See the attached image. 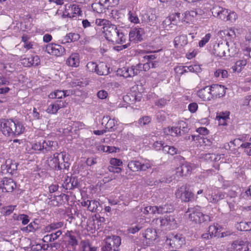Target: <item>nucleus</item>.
<instances>
[{
  "label": "nucleus",
  "instance_id": "3",
  "mask_svg": "<svg viewBox=\"0 0 251 251\" xmlns=\"http://www.w3.org/2000/svg\"><path fill=\"white\" fill-rule=\"evenodd\" d=\"M55 144L56 143L53 141L36 139L29 142L26 151L28 153L31 154L46 153L54 150Z\"/></svg>",
  "mask_w": 251,
  "mask_h": 251
},
{
  "label": "nucleus",
  "instance_id": "22",
  "mask_svg": "<svg viewBox=\"0 0 251 251\" xmlns=\"http://www.w3.org/2000/svg\"><path fill=\"white\" fill-rule=\"evenodd\" d=\"M18 164L15 161L11 159H8L6 160L5 164L2 167L3 169L6 170L8 173L13 174L14 172L17 170Z\"/></svg>",
  "mask_w": 251,
  "mask_h": 251
},
{
  "label": "nucleus",
  "instance_id": "60",
  "mask_svg": "<svg viewBox=\"0 0 251 251\" xmlns=\"http://www.w3.org/2000/svg\"><path fill=\"white\" fill-rule=\"evenodd\" d=\"M237 18V15L234 12H228L226 21H230L231 22H234Z\"/></svg>",
  "mask_w": 251,
  "mask_h": 251
},
{
  "label": "nucleus",
  "instance_id": "28",
  "mask_svg": "<svg viewBox=\"0 0 251 251\" xmlns=\"http://www.w3.org/2000/svg\"><path fill=\"white\" fill-rule=\"evenodd\" d=\"M121 244V238L117 236H114L109 243H107V246L109 250L116 251Z\"/></svg>",
  "mask_w": 251,
  "mask_h": 251
},
{
  "label": "nucleus",
  "instance_id": "44",
  "mask_svg": "<svg viewBox=\"0 0 251 251\" xmlns=\"http://www.w3.org/2000/svg\"><path fill=\"white\" fill-rule=\"evenodd\" d=\"M72 9L73 10V13L72 14L68 13L66 15L67 17L73 18L75 17L74 15L75 14L81 15L82 11L78 5H76V4L72 5Z\"/></svg>",
  "mask_w": 251,
  "mask_h": 251
},
{
  "label": "nucleus",
  "instance_id": "25",
  "mask_svg": "<svg viewBox=\"0 0 251 251\" xmlns=\"http://www.w3.org/2000/svg\"><path fill=\"white\" fill-rule=\"evenodd\" d=\"M62 233V231L58 230L55 232L44 236L43 238V241L44 242L47 243L53 242L57 240L60 236Z\"/></svg>",
  "mask_w": 251,
  "mask_h": 251
},
{
  "label": "nucleus",
  "instance_id": "61",
  "mask_svg": "<svg viewBox=\"0 0 251 251\" xmlns=\"http://www.w3.org/2000/svg\"><path fill=\"white\" fill-rule=\"evenodd\" d=\"M164 143H162V141H155L153 144V148L156 151L160 150L161 149L163 150Z\"/></svg>",
  "mask_w": 251,
  "mask_h": 251
},
{
  "label": "nucleus",
  "instance_id": "15",
  "mask_svg": "<svg viewBox=\"0 0 251 251\" xmlns=\"http://www.w3.org/2000/svg\"><path fill=\"white\" fill-rule=\"evenodd\" d=\"M251 246L247 241L236 240L231 244V248L233 251H251Z\"/></svg>",
  "mask_w": 251,
  "mask_h": 251
},
{
  "label": "nucleus",
  "instance_id": "34",
  "mask_svg": "<svg viewBox=\"0 0 251 251\" xmlns=\"http://www.w3.org/2000/svg\"><path fill=\"white\" fill-rule=\"evenodd\" d=\"M187 38L185 35L176 37L174 39V45L179 47H183L187 44Z\"/></svg>",
  "mask_w": 251,
  "mask_h": 251
},
{
  "label": "nucleus",
  "instance_id": "1",
  "mask_svg": "<svg viewBox=\"0 0 251 251\" xmlns=\"http://www.w3.org/2000/svg\"><path fill=\"white\" fill-rule=\"evenodd\" d=\"M96 24L98 26H102L100 29L104 33L108 41L119 44L125 43L126 38L123 33L110 21L105 19H97Z\"/></svg>",
  "mask_w": 251,
  "mask_h": 251
},
{
  "label": "nucleus",
  "instance_id": "9",
  "mask_svg": "<svg viewBox=\"0 0 251 251\" xmlns=\"http://www.w3.org/2000/svg\"><path fill=\"white\" fill-rule=\"evenodd\" d=\"M68 105V102L66 100H57L49 104L46 111L49 114H56L58 111Z\"/></svg>",
  "mask_w": 251,
  "mask_h": 251
},
{
  "label": "nucleus",
  "instance_id": "35",
  "mask_svg": "<svg viewBox=\"0 0 251 251\" xmlns=\"http://www.w3.org/2000/svg\"><path fill=\"white\" fill-rule=\"evenodd\" d=\"M144 237L149 241L154 240L157 237L156 231L153 228H147L144 234Z\"/></svg>",
  "mask_w": 251,
  "mask_h": 251
},
{
  "label": "nucleus",
  "instance_id": "33",
  "mask_svg": "<svg viewBox=\"0 0 251 251\" xmlns=\"http://www.w3.org/2000/svg\"><path fill=\"white\" fill-rule=\"evenodd\" d=\"M67 90L62 91L57 90L50 93L49 95V98L52 99H62V98H65L67 96Z\"/></svg>",
  "mask_w": 251,
  "mask_h": 251
},
{
  "label": "nucleus",
  "instance_id": "45",
  "mask_svg": "<svg viewBox=\"0 0 251 251\" xmlns=\"http://www.w3.org/2000/svg\"><path fill=\"white\" fill-rule=\"evenodd\" d=\"M151 121V117L148 116H143L140 118L138 121V123L140 126H143L149 124Z\"/></svg>",
  "mask_w": 251,
  "mask_h": 251
},
{
  "label": "nucleus",
  "instance_id": "5",
  "mask_svg": "<svg viewBox=\"0 0 251 251\" xmlns=\"http://www.w3.org/2000/svg\"><path fill=\"white\" fill-rule=\"evenodd\" d=\"M190 221L196 224H201L210 221V217L201 212L199 206L189 208L186 212Z\"/></svg>",
  "mask_w": 251,
  "mask_h": 251
},
{
  "label": "nucleus",
  "instance_id": "26",
  "mask_svg": "<svg viewBox=\"0 0 251 251\" xmlns=\"http://www.w3.org/2000/svg\"><path fill=\"white\" fill-rule=\"evenodd\" d=\"M45 51L49 54L57 57L64 55L66 53L65 48H45Z\"/></svg>",
  "mask_w": 251,
  "mask_h": 251
},
{
  "label": "nucleus",
  "instance_id": "29",
  "mask_svg": "<svg viewBox=\"0 0 251 251\" xmlns=\"http://www.w3.org/2000/svg\"><path fill=\"white\" fill-rule=\"evenodd\" d=\"M109 0H100L99 3H93L92 7L94 11H96L98 13H102L103 10L105 9L104 4L109 2Z\"/></svg>",
  "mask_w": 251,
  "mask_h": 251
},
{
  "label": "nucleus",
  "instance_id": "37",
  "mask_svg": "<svg viewBox=\"0 0 251 251\" xmlns=\"http://www.w3.org/2000/svg\"><path fill=\"white\" fill-rule=\"evenodd\" d=\"M151 161L149 159H145L140 161V171H145L152 166Z\"/></svg>",
  "mask_w": 251,
  "mask_h": 251
},
{
  "label": "nucleus",
  "instance_id": "11",
  "mask_svg": "<svg viewBox=\"0 0 251 251\" xmlns=\"http://www.w3.org/2000/svg\"><path fill=\"white\" fill-rule=\"evenodd\" d=\"M225 197V193L218 189H213L209 191L207 199L210 202L215 203L224 199Z\"/></svg>",
  "mask_w": 251,
  "mask_h": 251
},
{
  "label": "nucleus",
  "instance_id": "41",
  "mask_svg": "<svg viewBox=\"0 0 251 251\" xmlns=\"http://www.w3.org/2000/svg\"><path fill=\"white\" fill-rule=\"evenodd\" d=\"M226 52H227V53H226V58L238 56L239 51V48H226Z\"/></svg>",
  "mask_w": 251,
  "mask_h": 251
},
{
  "label": "nucleus",
  "instance_id": "32",
  "mask_svg": "<svg viewBox=\"0 0 251 251\" xmlns=\"http://www.w3.org/2000/svg\"><path fill=\"white\" fill-rule=\"evenodd\" d=\"M246 59H247L245 58L236 61L235 65L232 67L233 72H241L247 64V62Z\"/></svg>",
  "mask_w": 251,
  "mask_h": 251
},
{
  "label": "nucleus",
  "instance_id": "36",
  "mask_svg": "<svg viewBox=\"0 0 251 251\" xmlns=\"http://www.w3.org/2000/svg\"><path fill=\"white\" fill-rule=\"evenodd\" d=\"M127 167L133 172L140 171V161L137 160L130 161L128 163Z\"/></svg>",
  "mask_w": 251,
  "mask_h": 251
},
{
  "label": "nucleus",
  "instance_id": "18",
  "mask_svg": "<svg viewBox=\"0 0 251 251\" xmlns=\"http://www.w3.org/2000/svg\"><path fill=\"white\" fill-rule=\"evenodd\" d=\"M228 12V10L226 9L218 7L217 8H214L212 13L213 16L219 18L224 21H226Z\"/></svg>",
  "mask_w": 251,
  "mask_h": 251
},
{
  "label": "nucleus",
  "instance_id": "2",
  "mask_svg": "<svg viewBox=\"0 0 251 251\" xmlns=\"http://www.w3.org/2000/svg\"><path fill=\"white\" fill-rule=\"evenodd\" d=\"M70 155L66 151L55 152L46 160L47 165L55 171L68 170L70 165Z\"/></svg>",
  "mask_w": 251,
  "mask_h": 251
},
{
  "label": "nucleus",
  "instance_id": "6",
  "mask_svg": "<svg viewBox=\"0 0 251 251\" xmlns=\"http://www.w3.org/2000/svg\"><path fill=\"white\" fill-rule=\"evenodd\" d=\"M186 243L185 237L181 234L168 235L165 240L164 246L169 248L180 249Z\"/></svg>",
  "mask_w": 251,
  "mask_h": 251
},
{
  "label": "nucleus",
  "instance_id": "31",
  "mask_svg": "<svg viewBox=\"0 0 251 251\" xmlns=\"http://www.w3.org/2000/svg\"><path fill=\"white\" fill-rule=\"evenodd\" d=\"M163 131L164 134L167 135L177 136L180 135L178 127H177L176 125L172 127L168 126L165 127L164 128Z\"/></svg>",
  "mask_w": 251,
  "mask_h": 251
},
{
  "label": "nucleus",
  "instance_id": "47",
  "mask_svg": "<svg viewBox=\"0 0 251 251\" xmlns=\"http://www.w3.org/2000/svg\"><path fill=\"white\" fill-rule=\"evenodd\" d=\"M181 165L182 169V173L183 174L184 176L190 174L192 171V167L189 163L185 162Z\"/></svg>",
  "mask_w": 251,
  "mask_h": 251
},
{
  "label": "nucleus",
  "instance_id": "64",
  "mask_svg": "<svg viewBox=\"0 0 251 251\" xmlns=\"http://www.w3.org/2000/svg\"><path fill=\"white\" fill-rule=\"evenodd\" d=\"M188 110L192 113L196 112L198 108V105L196 102L190 103L188 106Z\"/></svg>",
  "mask_w": 251,
  "mask_h": 251
},
{
  "label": "nucleus",
  "instance_id": "62",
  "mask_svg": "<svg viewBox=\"0 0 251 251\" xmlns=\"http://www.w3.org/2000/svg\"><path fill=\"white\" fill-rule=\"evenodd\" d=\"M132 73L134 74V75H137L139 73L140 71L142 68V64H139L136 66H132L129 67Z\"/></svg>",
  "mask_w": 251,
  "mask_h": 251
},
{
  "label": "nucleus",
  "instance_id": "39",
  "mask_svg": "<svg viewBox=\"0 0 251 251\" xmlns=\"http://www.w3.org/2000/svg\"><path fill=\"white\" fill-rule=\"evenodd\" d=\"M81 245L82 251H96L97 250L96 248L92 246L88 241H82Z\"/></svg>",
  "mask_w": 251,
  "mask_h": 251
},
{
  "label": "nucleus",
  "instance_id": "7",
  "mask_svg": "<svg viewBox=\"0 0 251 251\" xmlns=\"http://www.w3.org/2000/svg\"><path fill=\"white\" fill-rule=\"evenodd\" d=\"M175 195L177 199L185 202L191 201L194 199V194L189 191L187 185H183L178 188L175 192Z\"/></svg>",
  "mask_w": 251,
  "mask_h": 251
},
{
  "label": "nucleus",
  "instance_id": "19",
  "mask_svg": "<svg viewBox=\"0 0 251 251\" xmlns=\"http://www.w3.org/2000/svg\"><path fill=\"white\" fill-rule=\"evenodd\" d=\"M222 226L218 223H214L212 225L209 226L208 228V232H209L211 235L214 237H224L225 236L224 233H220Z\"/></svg>",
  "mask_w": 251,
  "mask_h": 251
},
{
  "label": "nucleus",
  "instance_id": "50",
  "mask_svg": "<svg viewBox=\"0 0 251 251\" xmlns=\"http://www.w3.org/2000/svg\"><path fill=\"white\" fill-rule=\"evenodd\" d=\"M174 71L177 75H181L188 72L186 66H176L174 68Z\"/></svg>",
  "mask_w": 251,
  "mask_h": 251
},
{
  "label": "nucleus",
  "instance_id": "12",
  "mask_svg": "<svg viewBox=\"0 0 251 251\" xmlns=\"http://www.w3.org/2000/svg\"><path fill=\"white\" fill-rule=\"evenodd\" d=\"M16 187V184L14 180L7 177L3 178L0 185V188L2 189V192H11Z\"/></svg>",
  "mask_w": 251,
  "mask_h": 251
},
{
  "label": "nucleus",
  "instance_id": "30",
  "mask_svg": "<svg viewBox=\"0 0 251 251\" xmlns=\"http://www.w3.org/2000/svg\"><path fill=\"white\" fill-rule=\"evenodd\" d=\"M156 207L155 213L158 214H163L165 213L171 212L173 210V208L171 205L166 204L163 205L154 206Z\"/></svg>",
  "mask_w": 251,
  "mask_h": 251
},
{
  "label": "nucleus",
  "instance_id": "63",
  "mask_svg": "<svg viewBox=\"0 0 251 251\" xmlns=\"http://www.w3.org/2000/svg\"><path fill=\"white\" fill-rule=\"evenodd\" d=\"M142 227L143 226H142L136 225L134 226L129 227L128 229V231L130 233L134 234L139 231L142 228Z\"/></svg>",
  "mask_w": 251,
  "mask_h": 251
},
{
  "label": "nucleus",
  "instance_id": "21",
  "mask_svg": "<svg viewBox=\"0 0 251 251\" xmlns=\"http://www.w3.org/2000/svg\"><path fill=\"white\" fill-rule=\"evenodd\" d=\"M106 123L105 125V129L106 131H113L115 129V126L117 125V121L115 119L109 118V117H104L102 119V125H103L104 122Z\"/></svg>",
  "mask_w": 251,
  "mask_h": 251
},
{
  "label": "nucleus",
  "instance_id": "48",
  "mask_svg": "<svg viewBox=\"0 0 251 251\" xmlns=\"http://www.w3.org/2000/svg\"><path fill=\"white\" fill-rule=\"evenodd\" d=\"M122 75L124 77L127 78L134 76V74L132 73V71L129 67H124L121 69Z\"/></svg>",
  "mask_w": 251,
  "mask_h": 251
},
{
  "label": "nucleus",
  "instance_id": "13",
  "mask_svg": "<svg viewBox=\"0 0 251 251\" xmlns=\"http://www.w3.org/2000/svg\"><path fill=\"white\" fill-rule=\"evenodd\" d=\"M21 64L25 67L37 66L40 64V59L38 55L25 57L21 60Z\"/></svg>",
  "mask_w": 251,
  "mask_h": 251
},
{
  "label": "nucleus",
  "instance_id": "20",
  "mask_svg": "<svg viewBox=\"0 0 251 251\" xmlns=\"http://www.w3.org/2000/svg\"><path fill=\"white\" fill-rule=\"evenodd\" d=\"M65 236L68 238L67 242L69 245L74 248L78 245V242L75 232L67 230L65 233Z\"/></svg>",
  "mask_w": 251,
  "mask_h": 251
},
{
  "label": "nucleus",
  "instance_id": "56",
  "mask_svg": "<svg viewBox=\"0 0 251 251\" xmlns=\"http://www.w3.org/2000/svg\"><path fill=\"white\" fill-rule=\"evenodd\" d=\"M98 64L93 62H89L87 64L86 67L87 69L92 72H96Z\"/></svg>",
  "mask_w": 251,
  "mask_h": 251
},
{
  "label": "nucleus",
  "instance_id": "14",
  "mask_svg": "<svg viewBox=\"0 0 251 251\" xmlns=\"http://www.w3.org/2000/svg\"><path fill=\"white\" fill-rule=\"evenodd\" d=\"M110 165L108 167L109 172L114 173H120L122 169L121 166L123 165V162L120 159L112 158L109 161Z\"/></svg>",
  "mask_w": 251,
  "mask_h": 251
},
{
  "label": "nucleus",
  "instance_id": "46",
  "mask_svg": "<svg viewBox=\"0 0 251 251\" xmlns=\"http://www.w3.org/2000/svg\"><path fill=\"white\" fill-rule=\"evenodd\" d=\"M163 151L168 154L174 155L177 153V150L173 146L165 145L163 148Z\"/></svg>",
  "mask_w": 251,
  "mask_h": 251
},
{
  "label": "nucleus",
  "instance_id": "52",
  "mask_svg": "<svg viewBox=\"0 0 251 251\" xmlns=\"http://www.w3.org/2000/svg\"><path fill=\"white\" fill-rule=\"evenodd\" d=\"M176 126L178 127L179 133H181V131L185 132L187 129V124L183 121H179L176 124Z\"/></svg>",
  "mask_w": 251,
  "mask_h": 251
},
{
  "label": "nucleus",
  "instance_id": "17",
  "mask_svg": "<svg viewBox=\"0 0 251 251\" xmlns=\"http://www.w3.org/2000/svg\"><path fill=\"white\" fill-rule=\"evenodd\" d=\"M198 97L203 101H208L212 100L211 94V89L210 86H206L197 92Z\"/></svg>",
  "mask_w": 251,
  "mask_h": 251
},
{
  "label": "nucleus",
  "instance_id": "16",
  "mask_svg": "<svg viewBox=\"0 0 251 251\" xmlns=\"http://www.w3.org/2000/svg\"><path fill=\"white\" fill-rule=\"evenodd\" d=\"M81 205L83 207H87V210L90 212H96L100 203L99 201L95 200L90 201L83 199L81 202Z\"/></svg>",
  "mask_w": 251,
  "mask_h": 251
},
{
  "label": "nucleus",
  "instance_id": "43",
  "mask_svg": "<svg viewBox=\"0 0 251 251\" xmlns=\"http://www.w3.org/2000/svg\"><path fill=\"white\" fill-rule=\"evenodd\" d=\"M238 229L241 231H249L251 230V222H241L238 226Z\"/></svg>",
  "mask_w": 251,
  "mask_h": 251
},
{
  "label": "nucleus",
  "instance_id": "40",
  "mask_svg": "<svg viewBox=\"0 0 251 251\" xmlns=\"http://www.w3.org/2000/svg\"><path fill=\"white\" fill-rule=\"evenodd\" d=\"M156 209V207L154 206L150 205L142 207L140 209L141 211L145 215L154 214Z\"/></svg>",
  "mask_w": 251,
  "mask_h": 251
},
{
  "label": "nucleus",
  "instance_id": "4",
  "mask_svg": "<svg viewBox=\"0 0 251 251\" xmlns=\"http://www.w3.org/2000/svg\"><path fill=\"white\" fill-rule=\"evenodd\" d=\"M24 125L19 121L12 119H0V131L5 136L19 135L25 131Z\"/></svg>",
  "mask_w": 251,
  "mask_h": 251
},
{
  "label": "nucleus",
  "instance_id": "38",
  "mask_svg": "<svg viewBox=\"0 0 251 251\" xmlns=\"http://www.w3.org/2000/svg\"><path fill=\"white\" fill-rule=\"evenodd\" d=\"M38 228V225L34 222L30 223L27 226L21 229L23 231L26 232H34Z\"/></svg>",
  "mask_w": 251,
  "mask_h": 251
},
{
  "label": "nucleus",
  "instance_id": "24",
  "mask_svg": "<svg viewBox=\"0 0 251 251\" xmlns=\"http://www.w3.org/2000/svg\"><path fill=\"white\" fill-rule=\"evenodd\" d=\"M230 112L228 111L218 113L216 119L219 121V124L222 126L226 125V121L229 119Z\"/></svg>",
  "mask_w": 251,
  "mask_h": 251
},
{
  "label": "nucleus",
  "instance_id": "23",
  "mask_svg": "<svg viewBox=\"0 0 251 251\" xmlns=\"http://www.w3.org/2000/svg\"><path fill=\"white\" fill-rule=\"evenodd\" d=\"M79 55L77 53H73L66 61L67 64L71 67H77L79 65Z\"/></svg>",
  "mask_w": 251,
  "mask_h": 251
},
{
  "label": "nucleus",
  "instance_id": "10",
  "mask_svg": "<svg viewBox=\"0 0 251 251\" xmlns=\"http://www.w3.org/2000/svg\"><path fill=\"white\" fill-rule=\"evenodd\" d=\"M144 33V30L141 28H132L129 33V41L134 43L141 42L143 39Z\"/></svg>",
  "mask_w": 251,
  "mask_h": 251
},
{
  "label": "nucleus",
  "instance_id": "55",
  "mask_svg": "<svg viewBox=\"0 0 251 251\" xmlns=\"http://www.w3.org/2000/svg\"><path fill=\"white\" fill-rule=\"evenodd\" d=\"M211 37V35L210 33H207L205 36L200 41L199 45L200 47H202L204 46L210 40Z\"/></svg>",
  "mask_w": 251,
  "mask_h": 251
},
{
  "label": "nucleus",
  "instance_id": "58",
  "mask_svg": "<svg viewBox=\"0 0 251 251\" xmlns=\"http://www.w3.org/2000/svg\"><path fill=\"white\" fill-rule=\"evenodd\" d=\"M128 16L129 20L131 22L135 24L139 23V19L135 14L132 13L131 11H130L128 12Z\"/></svg>",
  "mask_w": 251,
  "mask_h": 251
},
{
  "label": "nucleus",
  "instance_id": "53",
  "mask_svg": "<svg viewBox=\"0 0 251 251\" xmlns=\"http://www.w3.org/2000/svg\"><path fill=\"white\" fill-rule=\"evenodd\" d=\"M66 37L67 38V39L70 40V41L67 40V42H72L78 40L80 38V36L77 33H70Z\"/></svg>",
  "mask_w": 251,
  "mask_h": 251
},
{
  "label": "nucleus",
  "instance_id": "54",
  "mask_svg": "<svg viewBox=\"0 0 251 251\" xmlns=\"http://www.w3.org/2000/svg\"><path fill=\"white\" fill-rule=\"evenodd\" d=\"M17 220L21 221L22 224L24 225L27 224L29 222L28 216L25 214H20Z\"/></svg>",
  "mask_w": 251,
  "mask_h": 251
},
{
  "label": "nucleus",
  "instance_id": "49",
  "mask_svg": "<svg viewBox=\"0 0 251 251\" xmlns=\"http://www.w3.org/2000/svg\"><path fill=\"white\" fill-rule=\"evenodd\" d=\"M143 18L144 21L149 22L155 21L156 17L154 14H153L152 12H148L143 15Z\"/></svg>",
  "mask_w": 251,
  "mask_h": 251
},
{
  "label": "nucleus",
  "instance_id": "51",
  "mask_svg": "<svg viewBox=\"0 0 251 251\" xmlns=\"http://www.w3.org/2000/svg\"><path fill=\"white\" fill-rule=\"evenodd\" d=\"M64 196L67 197V195L63 194L54 197V199L51 201L52 202V204L55 206H59L62 204L63 202V200L62 198Z\"/></svg>",
  "mask_w": 251,
  "mask_h": 251
},
{
  "label": "nucleus",
  "instance_id": "42",
  "mask_svg": "<svg viewBox=\"0 0 251 251\" xmlns=\"http://www.w3.org/2000/svg\"><path fill=\"white\" fill-rule=\"evenodd\" d=\"M212 52L215 56L226 58V53L227 52H226V48H213Z\"/></svg>",
  "mask_w": 251,
  "mask_h": 251
},
{
  "label": "nucleus",
  "instance_id": "8",
  "mask_svg": "<svg viewBox=\"0 0 251 251\" xmlns=\"http://www.w3.org/2000/svg\"><path fill=\"white\" fill-rule=\"evenodd\" d=\"M210 86L212 100L220 99L225 96L227 88L225 86L214 84Z\"/></svg>",
  "mask_w": 251,
  "mask_h": 251
},
{
  "label": "nucleus",
  "instance_id": "59",
  "mask_svg": "<svg viewBox=\"0 0 251 251\" xmlns=\"http://www.w3.org/2000/svg\"><path fill=\"white\" fill-rule=\"evenodd\" d=\"M16 207V205H9L4 207L3 209L4 210V215H9L11 214L14 210Z\"/></svg>",
  "mask_w": 251,
  "mask_h": 251
},
{
  "label": "nucleus",
  "instance_id": "27",
  "mask_svg": "<svg viewBox=\"0 0 251 251\" xmlns=\"http://www.w3.org/2000/svg\"><path fill=\"white\" fill-rule=\"evenodd\" d=\"M109 73V68L105 63L103 62H100L98 64L96 70V73L98 75H107Z\"/></svg>",
  "mask_w": 251,
  "mask_h": 251
},
{
  "label": "nucleus",
  "instance_id": "57",
  "mask_svg": "<svg viewBox=\"0 0 251 251\" xmlns=\"http://www.w3.org/2000/svg\"><path fill=\"white\" fill-rule=\"evenodd\" d=\"M251 50V48H242V50L240 51L239 57H242L243 58H244L245 56L247 57H250V53Z\"/></svg>",
  "mask_w": 251,
  "mask_h": 251
}]
</instances>
